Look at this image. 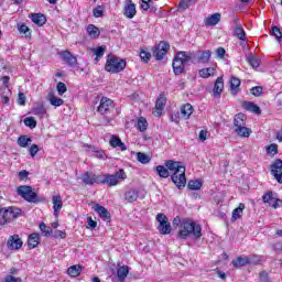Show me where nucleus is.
I'll return each instance as SVG.
<instances>
[{
    "mask_svg": "<svg viewBox=\"0 0 282 282\" xmlns=\"http://www.w3.org/2000/svg\"><path fill=\"white\" fill-rule=\"evenodd\" d=\"M210 56H213V52L210 50L207 51H197L196 53L193 52H178L176 53L172 67L173 72L176 76L180 74H184V69H186V65H191V63H195V58L197 63H202L206 65L210 63Z\"/></svg>",
    "mask_w": 282,
    "mask_h": 282,
    "instance_id": "nucleus-1",
    "label": "nucleus"
},
{
    "mask_svg": "<svg viewBox=\"0 0 282 282\" xmlns=\"http://www.w3.org/2000/svg\"><path fill=\"white\" fill-rule=\"evenodd\" d=\"M165 166H156L158 175L166 178L171 173L173 184H175L177 188H184V186H186V167L182 165V162L169 160L165 162Z\"/></svg>",
    "mask_w": 282,
    "mask_h": 282,
    "instance_id": "nucleus-2",
    "label": "nucleus"
},
{
    "mask_svg": "<svg viewBox=\"0 0 282 282\" xmlns=\"http://www.w3.org/2000/svg\"><path fill=\"white\" fill-rule=\"evenodd\" d=\"M188 237L202 239V226L191 218H183L177 232V239L186 240Z\"/></svg>",
    "mask_w": 282,
    "mask_h": 282,
    "instance_id": "nucleus-3",
    "label": "nucleus"
},
{
    "mask_svg": "<svg viewBox=\"0 0 282 282\" xmlns=\"http://www.w3.org/2000/svg\"><path fill=\"white\" fill-rule=\"evenodd\" d=\"M126 178L127 173L121 169L115 174H99V184H104L111 188L113 186H118V184H120V180L123 182Z\"/></svg>",
    "mask_w": 282,
    "mask_h": 282,
    "instance_id": "nucleus-4",
    "label": "nucleus"
},
{
    "mask_svg": "<svg viewBox=\"0 0 282 282\" xmlns=\"http://www.w3.org/2000/svg\"><path fill=\"white\" fill-rule=\"evenodd\" d=\"M127 68V61L120 58L116 55H108L107 62L105 65V70L110 72L111 74H120Z\"/></svg>",
    "mask_w": 282,
    "mask_h": 282,
    "instance_id": "nucleus-5",
    "label": "nucleus"
},
{
    "mask_svg": "<svg viewBox=\"0 0 282 282\" xmlns=\"http://www.w3.org/2000/svg\"><path fill=\"white\" fill-rule=\"evenodd\" d=\"M21 213V209L17 207L0 208V221L4 220V224H10V221H14Z\"/></svg>",
    "mask_w": 282,
    "mask_h": 282,
    "instance_id": "nucleus-6",
    "label": "nucleus"
},
{
    "mask_svg": "<svg viewBox=\"0 0 282 282\" xmlns=\"http://www.w3.org/2000/svg\"><path fill=\"white\" fill-rule=\"evenodd\" d=\"M18 195L31 204H36V202H39V196L32 191V186L22 185L18 187Z\"/></svg>",
    "mask_w": 282,
    "mask_h": 282,
    "instance_id": "nucleus-7",
    "label": "nucleus"
},
{
    "mask_svg": "<svg viewBox=\"0 0 282 282\" xmlns=\"http://www.w3.org/2000/svg\"><path fill=\"white\" fill-rule=\"evenodd\" d=\"M156 221L159 223L158 230L160 235H171L173 227H171V223L169 221V217H166V215L158 214Z\"/></svg>",
    "mask_w": 282,
    "mask_h": 282,
    "instance_id": "nucleus-8",
    "label": "nucleus"
},
{
    "mask_svg": "<svg viewBox=\"0 0 282 282\" xmlns=\"http://www.w3.org/2000/svg\"><path fill=\"white\" fill-rule=\"evenodd\" d=\"M113 100L107 97H102L100 99L99 106L97 108L98 113L101 116H107L108 113H111V109H113Z\"/></svg>",
    "mask_w": 282,
    "mask_h": 282,
    "instance_id": "nucleus-9",
    "label": "nucleus"
},
{
    "mask_svg": "<svg viewBox=\"0 0 282 282\" xmlns=\"http://www.w3.org/2000/svg\"><path fill=\"white\" fill-rule=\"evenodd\" d=\"M171 45L166 42H160L153 47L152 54L156 61H162L164 56H166V52H169Z\"/></svg>",
    "mask_w": 282,
    "mask_h": 282,
    "instance_id": "nucleus-10",
    "label": "nucleus"
},
{
    "mask_svg": "<svg viewBox=\"0 0 282 282\" xmlns=\"http://www.w3.org/2000/svg\"><path fill=\"white\" fill-rule=\"evenodd\" d=\"M262 202H263V204H268V206H270L271 208H274V209L282 207V200L274 197L273 192L264 193V195L262 196Z\"/></svg>",
    "mask_w": 282,
    "mask_h": 282,
    "instance_id": "nucleus-11",
    "label": "nucleus"
},
{
    "mask_svg": "<svg viewBox=\"0 0 282 282\" xmlns=\"http://www.w3.org/2000/svg\"><path fill=\"white\" fill-rule=\"evenodd\" d=\"M231 24H232L234 36H236V39H239V41H247L246 30H243L241 22H239V18H234L231 21Z\"/></svg>",
    "mask_w": 282,
    "mask_h": 282,
    "instance_id": "nucleus-12",
    "label": "nucleus"
},
{
    "mask_svg": "<svg viewBox=\"0 0 282 282\" xmlns=\"http://www.w3.org/2000/svg\"><path fill=\"white\" fill-rule=\"evenodd\" d=\"M271 175H273L274 180L278 184H282V160L276 159L270 167Z\"/></svg>",
    "mask_w": 282,
    "mask_h": 282,
    "instance_id": "nucleus-13",
    "label": "nucleus"
},
{
    "mask_svg": "<svg viewBox=\"0 0 282 282\" xmlns=\"http://www.w3.org/2000/svg\"><path fill=\"white\" fill-rule=\"evenodd\" d=\"M80 180L84 184L94 186V184H100V174H95L94 172H85L82 174Z\"/></svg>",
    "mask_w": 282,
    "mask_h": 282,
    "instance_id": "nucleus-14",
    "label": "nucleus"
},
{
    "mask_svg": "<svg viewBox=\"0 0 282 282\" xmlns=\"http://www.w3.org/2000/svg\"><path fill=\"white\" fill-rule=\"evenodd\" d=\"M7 246L9 250H20V248H23V240L19 237V235L10 236Z\"/></svg>",
    "mask_w": 282,
    "mask_h": 282,
    "instance_id": "nucleus-15",
    "label": "nucleus"
},
{
    "mask_svg": "<svg viewBox=\"0 0 282 282\" xmlns=\"http://www.w3.org/2000/svg\"><path fill=\"white\" fill-rule=\"evenodd\" d=\"M61 56H62V61H64V63H67L69 67H76V65H78V59L76 58V56L72 54V52L63 51L61 53Z\"/></svg>",
    "mask_w": 282,
    "mask_h": 282,
    "instance_id": "nucleus-16",
    "label": "nucleus"
},
{
    "mask_svg": "<svg viewBox=\"0 0 282 282\" xmlns=\"http://www.w3.org/2000/svg\"><path fill=\"white\" fill-rule=\"evenodd\" d=\"M93 210H95V213H97L104 221H108V219H111V214L109 213V210L100 204L94 205Z\"/></svg>",
    "mask_w": 282,
    "mask_h": 282,
    "instance_id": "nucleus-17",
    "label": "nucleus"
},
{
    "mask_svg": "<svg viewBox=\"0 0 282 282\" xmlns=\"http://www.w3.org/2000/svg\"><path fill=\"white\" fill-rule=\"evenodd\" d=\"M164 107H166V97L161 94L155 102L154 116H156V118H160V116H162Z\"/></svg>",
    "mask_w": 282,
    "mask_h": 282,
    "instance_id": "nucleus-18",
    "label": "nucleus"
},
{
    "mask_svg": "<svg viewBox=\"0 0 282 282\" xmlns=\"http://www.w3.org/2000/svg\"><path fill=\"white\" fill-rule=\"evenodd\" d=\"M110 147L112 149H120V151H127V145L122 142L121 139H119L118 135H112L109 141Z\"/></svg>",
    "mask_w": 282,
    "mask_h": 282,
    "instance_id": "nucleus-19",
    "label": "nucleus"
},
{
    "mask_svg": "<svg viewBox=\"0 0 282 282\" xmlns=\"http://www.w3.org/2000/svg\"><path fill=\"white\" fill-rule=\"evenodd\" d=\"M193 105L191 104H185L181 107V118L183 120H188V118H191V116H193Z\"/></svg>",
    "mask_w": 282,
    "mask_h": 282,
    "instance_id": "nucleus-20",
    "label": "nucleus"
},
{
    "mask_svg": "<svg viewBox=\"0 0 282 282\" xmlns=\"http://www.w3.org/2000/svg\"><path fill=\"white\" fill-rule=\"evenodd\" d=\"M242 107L246 111H251V113H256V116H261V108L252 101H245Z\"/></svg>",
    "mask_w": 282,
    "mask_h": 282,
    "instance_id": "nucleus-21",
    "label": "nucleus"
},
{
    "mask_svg": "<svg viewBox=\"0 0 282 282\" xmlns=\"http://www.w3.org/2000/svg\"><path fill=\"white\" fill-rule=\"evenodd\" d=\"M224 91V77H218L214 84V97L219 98Z\"/></svg>",
    "mask_w": 282,
    "mask_h": 282,
    "instance_id": "nucleus-22",
    "label": "nucleus"
},
{
    "mask_svg": "<svg viewBox=\"0 0 282 282\" xmlns=\"http://www.w3.org/2000/svg\"><path fill=\"white\" fill-rule=\"evenodd\" d=\"M52 202H53V210H54V215H58V213H61V208H63V198L61 197V195H54L52 197Z\"/></svg>",
    "mask_w": 282,
    "mask_h": 282,
    "instance_id": "nucleus-23",
    "label": "nucleus"
},
{
    "mask_svg": "<svg viewBox=\"0 0 282 282\" xmlns=\"http://www.w3.org/2000/svg\"><path fill=\"white\" fill-rule=\"evenodd\" d=\"M248 117L245 113H238L234 118V129H239V127H245Z\"/></svg>",
    "mask_w": 282,
    "mask_h": 282,
    "instance_id": "nucleus-24",
    "label": "nucleus"
},
{
    "mask_svg": "<svg viewBox=\"0 0 282 282\" xmlns=\"http://www.w3.org/2000/svg\"><path fill=\"white\" fill-rule=\"evenodd\" d=\"M137 10H135V4L132 2H129L128 4L124 6L123 9V14L127 17V19H133L135 17Z\"/></svg>",
    "mask_w": 282,
    "mask_h": 282,
    "instance_id": "nucleus-25",
    "label": "nucleus"
},
{
    "mask_svg": "<svg viewBox=\"0 0 282 282\" xmlns=\"http://www.w3.org/2000/svg\"><path fill=\"white\" fill-rule=\"evenodd\" d=\"M234 268H243L250 265L251 261L248 257H238L237 260L231 261Z\"/></svg>",
    "mask_w": 282,
    "mask_h": 282,
    "instance_id": "nucleus-26",
    "label": "nucleus"
},
{
    "mask_svg": "<svg viewBox=\"0 0 282 282\" xmlns=\"http://www.w3.org/2000/svg\"><path fill=\"white\" fill-rule=\"evenodd\" d=\"M129 276V267L127 265H121L117 269V278L118 281L124 282V280Z\"/></svg>",
    "mask_w": 282,
    "mask_h": 282,
    "instance_id": "nucleus-27",
    "label": "nucleus"
},
{
    "mask_svg": "<svg viewBox=\"0 0 282 282\" xmlns=\"http://www.w3.org/2000/svg\"><path fill=\"white\" fill-rule=\"evenodd\" d=\"M41 243V237L39 234H31L28 238V246L31 249H34Z\"/></svg>",
    "mask_w": 282,
    "mask_h": 282,
    "instance_id": "nucleus-28",
    "label": "nucleus"
},
{
    "mask_svg": "<svg viewBox=\"0 0 282 282\" xmlns=\"http://www.w3.org/2000/svg\"><path fill=\"white\" fill-rule=\"evenodd\" d=\"M139 197L140 195L137 189H130L124 194V199L129 202V204H133V202H138Z\"/></svg>",
    "mask_w": 282,
    "mask_h": 282,
    "instance_id": "nucleus-29",
    "label": "nucleus"
},
{
    "mask_svg": "<svg viewBox=\"0 0 282 282\" xmlns=\"http://www.w3.org/2000/svg\"><path fill=\"white\" fill-rule=\"evenodd\" d=\"M220 21H221V13H214L208 18H206L205 24L213 26V25H217V23H219Z\"/></svg>",
    "mask_w": 282,
    "mask_h": 282,
    "instance_id": "nucleus-30",
    "label": "nucleus"
},
{
    "mask_svg": "<svg viewBox=\"0 0 282 282\" xmlns=\"http://www.w3.org/2000/svg\"><path fill=\"white\" fill-rule=\"evenodd\" d=\"M31 21H33L35 23V25H39L40 28L45 25L46 23V19L45 15L41 14V13H33L31 15Z\"/></svg>",
    "mask_w": 282,
    "mask_h": 282,
    "instance_id": "nucleus-31",
    "label": "nucleus"
},
{
    "mask_svg": "<svg viewBox=\"0 0 282 282\" xmlns=\"http://www.w3.org/2000/svg\"><path fill=\"white\" fill-rule=\"evenodd\" d=\"M80 272H83V267L80 264H75L67 269V275L73 278L79 276Z\"/></svg>",
    "mask_w": 282,
    "mask_h": 282,
    "instance_id": "nucleus-32",
    "label": "nucleus"
},
{
    "mask_svg": "<svg viewBox=\"0 0 282 282\" xmlns=\"http://www.w3.org/2000/svg\"><path fill=\"white\" fill-rule=\"evenodd\" d=\"M31 113H33V116H39V118H45L47 110L45 109V106L39 105L32 108Z\"/></svg>",
    "mask_w": 282,
    "mask_h": 282,
    "instance_id": "nucleus-33",
    "label": "nucleus"
},
{
    "mask_svg": "<svg viewBox=\"0 0 282 282\" xmlns=\"http://www.w3.org/2000/svg\"><path fill=\"white\" fill-rule=\"evenodd\" d=\"M235 131L240 138H250V133H252V130L246 126L236 128Z\"/></svg>",
    "mask_w": 282,
    "mask_h": 282,
    "instance_id": "nucleus-34",
    "label": "nucleus"
},
{
    "mask_svg": "<svg viewBox=\"0 0 282 282\" xmlns=\"http://www.w3.org/2000/svg\"><path fill=\"white\" fill-rule=\"evenodd\" d=\"M48 102L53 106V107H61L65 100L56 97L53 93L48 94Z\"/></svg>",
    "mask_w": 282,
    "mask_h": 282,
    "instance_id": "nucleus-35",
    "label": "nucleus"
},
{
    "mask_svg": "<svg viewBox=\"0 0 282 282\" xmlns=\"http://www.w3.org/2000/svg\"><path fill=\"white\" fill-rule=\"evenodd\" d=\"M198 75L200 78H210V76H215V67L202 68Z\"/></svg>",
    "mask_w": 282,
    "mask_h": 282,
    "instance_id": "nucleus-36",
    "label": "nucleus"
},
{
    "mask_svg": "<svg viewBox=\"0 0 282 282\" xmlns=\"http://www.w3.org/2000/svg\"><path fill=\"white\" fill-rule=\"evenodd\" d=\"M243 210H246V205L240 203L239 206L232 210V219H241V215H243Z\"/></svg>",
    "mask_w": 282,
    "mask_h": 282,
    "instance_id": "nucleus-37",
    "label": "nucleus"
},
{
    "mask_svg": "<svg viewBox=\"0 0 282 282\" xmlns=\"http://www.w3.org/2000/svg\"><path fill=\"white\" fill-rule=\"evenodd\" d=\"M241 86V80L239 78L232 77L230 80V89L232 96H236L237 91H239V87Z\"/></svg>",
    "mask_w": 282,
    "mask_h": 282,
    "instance_id": "nucleus-38",
    "label": "nucleus"
},
{
    "mask_svg": "<svg viewBox=\"0 0 282 282\" xmlns=\"http://www.w3.org/2000/svg\"><path fill=\"white\" fill-rule=\"evenodd\" d=\"M87 32L91 39H98L100 36V30L94 24L87 26Z\"/></svg>",
    "mask_w": 282,
    "mask_h": 282,
    "instance_id": "nucleus-39",
    "label": "nucleus"
},
{
    "mask_svg": "<svg viewBox=\"0 0 282 282\" xmlns=\"http://www.w3.org/2000/svg\"><path fill=\"white\" fill-rule=\"evenodd\" d=\"M106 50H107V46L105 45L93 48V53L96 56L95 58L96 63H98L99 58H102L105 56Z\"/></svg>",
    "mask_w": 282,
    "mask_h": 282,
    "instance_id": "nucleus-40",
    "label": "nucleus"
},
{
    "mask_svg": "<svg viewBox=\"0 0 282 282\" xmlns=\"http://www.w3.org/2000/svg\"><path fill=\"white\" fill-rule=\"evenodd\" d=\"M149 128V122L144 117H140L137 122V129L140 130L141 132L147 131Z\"/></svg>",
    "mask_w": 282,
    "mask_h": 282,
    "instance_id": "nucleus-41",
    "label": "nucleus"
},
{
    "mask_svg": "<svg viewBox=\"0 0 282 282\" xmlns=\"http://www.w3.org/2000/svg\"><path fill=\"white\" fill-rule=\"evenodd\" d=\"M32 142V139L28 135H21L18 139V144L19 147H21L22 149H25L30 145V143Z\"/></svg>",
    "mask_w": 282,
    "mask_h": 282,
    "instance_id": "nucleus-42",
    "label": "nucleus"
},
{
    "mask_svg": "<svg viewBox=\"0 0 282 282\" xmlns=\"http://www.w3.org/2000/svg\"><path fill=\"white\" fill-rule=\"evenodd\" d=\"M197 3V0H181L178 4V10H188L191 6H195Z\"/></svg>",
    "mask_w": 282,
    "mask_h": 282,
    "instance_id": "nucleus-43",
    "label": "nucleus"
},
{
    "mask_svg": "<svg viewBox=\"0 0 282 282\" xmlns=\"http://www.w3.org/2000/svg\"><path fill=\"white\" fill-rule=\"evenodd\" d=\"M137 160L141 164H149L151 162V158L149 155H147L145 153H142V152L137 153Z\"/></svg>",
    "mask_w": 282,
    "mask_h": 282,
    "instance_id": "nucleus-44",
    "label": "nucleus"
},
{
    "mask_svg": "<svg viewBox=\"0 0 282 282\" xmlns=\"http://www.w3.org/2000/svg\"><path fill=\"white\" fill-rule=\"evenodd\" d=\"M24 124L30 129H36V119H34V117H26L24 119Z\"/></svg>",
    "mask_w": 282,
    "mask_h": 282,
    "instance_id": "nucleus-45",
    "label": "nucleus"
},
{
    "mask_svg": "<svg viewBox=\"0 0 282 282\" xmlns=\"http://www.w3.org/2000/svg\"><path fill=\"white\" fill-rule=\"evenodd\" d=\"M40 230L44 235V237H50L52 235V228L47 227L45 223L40 224Z\"/></svg>",
    "mask_w": 282,
    "mask_h": 282,
    "instance_id": "nucleus-46",
    "label": "nucleus"
},
{
    "mask_svg": "<svg viewBox=\"0 0 282 282\" xmlns=\"http://www.w3.org/2000/svg\"><path fill=\"white\" fill-rule=\"evenodd\" d=\"M90 149L95 158H98L99 160H105V158H107V154H105V151L98 150L96 148H90Z\"/></svg>",
    "mask_w": 282,
    "mask_h": 282,
    "instance_id": "nucleus-47",
    "label": "nucleus"
},
{
    "mask_svg": "<svg viewBox=\"0 0 282 282\" xmlns=\"http://www.w3.org/2000/svg\"><path fill=\"white\" fill-rule=\"evenodd\" d=\"M187 187L189 188V191H199V188H202V182L189 181Z\"/></svg>",
    "mask_w": 282,
    "mask_h": 282,
    "instance_id": "nucleus-48",
    "label": "nucleus"
},
{
    "mask_svg": "<svg viewBox=\"0 0 282 282\" xmlns=\"http://www.w3.org/2000/svg\"><path fill=\"white\" fill-rule=\"evenodd\" d=\"M93 14L96 19H100L105 14V8H102V6H98L93 10Z\"/></svg>",
    "mask_w": 282,
    "mask_h": 282,
    "instance_id": "nucleus-49",
    "label": "nucleus"
},
{
    "mask_svg": "<svg viewBox=\"0 0 282 282\" xmlns=\"http://www.w3.org/2000/svg\"><path fill=\"white\" fill-rule=\"evenodd\" d=\"M54 239H65L67 237V232L62 230H55L51 232Z\"/></svg>",
    "mask_w": 282,
    "mask_h": 282,
    "instance_id": "nucleus-50",
    "label": "nucleus"
},
{
    "mask_svg": "<svg viewBox=\"0 0 282 282\" xmlns=\"http://www.w3.org/2000/svg\"><path fill=\"white\" fill-rule=\"evenodd\" d=\"M250 94H252V96H256L257 98H259V96L263 95V87H261V86L252 87L250 89Z\"/></svg>",
    "mask_w": 282,
    "mask_h": 282,
    "instance_id": "nucleus-51",
    "label": "nucleus"
},
{
    "mask_svg": "<svg viewBox=\"0 0 282 282\" xmlns=\"http://www.w3.org/2000/svg\"><path fill=\"white\" fill-rule=\"evenodd\" d=\"M56 89H57V94L59 96H63V94H65V91H67V86L65 85V83H57V86H56Z\"/></svg>",
    "mask_w": 282,
    "mask_h": 282,
    "instance_id": "nucleus-52",
    "label": "nucleus"
},
{
    "mask_svg": "<svg viewBox=\"0 0 282 282\" xmlns=\"http://www.w3.org/2000/svg\"><path fill=\"white\" fill-rule=\"evenodd\" d=\"M267 153H269V155H276V153H279V147L276 144L269 145Z\"/></svg>",
    "mask_w": 282,
    "mask_h": 282,
    "instance_id": "nucleus-53",
    "label": "nucleus"
},
{
    "mask_svg": "<svg viewBox=\"0 0 282 282\" xmlns=\"http://www.w3.org/2000/svg\"><path fill=\"white\" fill-rule=\"evenodd\" d=\"M182 118V112L177 111L171 115V122H175V124H180V119Z\"/></svg>",
    "mask_w": 282,
    "mask_h": 282,
    "instance_id": "nucleus-54",
    "label": "nucleus"
},
{
    "mask_svg": "<svg viewBox=\"0 0 282 282\" xmlns=\"http://www.w3.org/2000/svg\"><path fill=\"white\" fill-rule=\"evenodd\" d=\"M140 58H141V61H144V63H149V61H151V53H149L147 51H141Z\"/></svg>",
    "mask_w": 282,
    "mask_h": 282,
    "instance_id": "nucleus-55",
    "label": "nucleus"
},
{
    "mask_svg": "<svg viewBox=\"0 0 282 282\" xmlns=\"http://www.w3.org/2000/svg\"><path fill=\"white\" fill-rule=\"evenodd\" d=\"M248 63H249V65H251V67H254V68H257V67H259L261 65L259 59L256 58L254 56L249 57L248 58Z\"/></svg>",
    "mask_w": 282,
    "mask_h": 282,
    "instance_id": "nucleus-56",
    "label": "nucleus"
},
{
    "mask_svg": "<svg viewBox=\"0 0 282 282\" xmlns=\"http://www.w3.org/2000/svg\"><path fill=\"white\" fill-rule=\"evenodd\" d=\"M272 34H273V36H275L276 41H281V39H282L281 29H279L278 26H273Z\"/></svg>",
    "mask_w": 282,
    "mask_h": 282,
    "instance_id": "nucleus-57",
    "label": "nucleus"
},
{
    "mask_svg": "<svg viewBox=\"0 0 282 282\" xmlns=\"http://www.w3.org/2000/svg\"><path fill=\"white\" fill-rule=\"evenodd\" d=\"M29 153H30L31 158H34L36 155V153H39V145L32 144L29 149Z\"/></svg>",
    "mask_w": 282,
    "mask_h": 282,
    "instance_id": "nucleus-58",
    "label": "nucleus"
},
{
    "mask_svg": "<svg viewBox=\"0 0 282 282\" xmlns=\"http://www.w3.org/2000/svg\"><path fill=\"white\" fill-rule=\"evenodd\" d=\"M18 30H19L20 34H26V36H28V32H30V28H28V25H25V24L19 25Z\"/></svg>",
    "mask_w": 282,
    "mask_h": 282,
    "instance_id": "nucleus-59",
    "label": "nucleus"
},
{
    "mask_svg": "<svg viewBox=\"0 0 282 282\" xmlns=\"http://www.w3.org/2000/svg\"><path fill=\"white\" fill-rule=\"evenodd\" d=\"M216 56H217L218 58H224V56H226V48H224V47H218V48L216 50Z\"/></svg>",
    "mask_w": 282,
    "mask_h": 282,
    "instance_id": "nucleus-60",
    "label": "nucleus"
},
{
    "mask_svg": "<svg viewBox=\"0 0 282 282\" xmlns=\"http://www.w3.org/2000/svg\"><path fill=\"white\" fill-rule=\"evenodd\" d=\"M4 282H22L21 278H15L13 275H7Z\"/></svg>",
    "mask_w": 282,
    "mask_h": 282,
    "instance_id": "nucleus-61",
    "label": "nucleus"
},
{
    "mask_svg": "<svg viewBox=\"0 0 282 282\" xmlns=\"http://www.w3.org/2000/svg\"><path fill=\"white\" fill-rule=\"evenodd\" d=\"M18 104L21 105L22 107L25 106V94L19 93Z\"/></svg>",
    "mask_w": 282,
    "mask_h": 282,
    "instance_id": "nucleus-62",
    "label": "nucleus"
},
{
    "mask_svg": "<svg viewBox=\"0 0 282 282\" xmlns=\"http://www.w3.org/2000/svg\"><path fill=\"white\" fill-rule=\"evenodd\" d=\"M208 137V131L206 130H200L199 131V140L200 142H206V138Z\"/></svg>",
    "mask_w": 282,
    "mask_h": 282,
    "instance_id": "nucleus-63",
    "label": "nucleus"
},
{
    "mask_svg": "<svg viewBox=\"0 0 282 282\" xmlns=\"http://www.w3.org/2000/svg\"><path fill=\"white\" fill-rule=\"evenodd\" d=\"M88 226L87 228H96V226H98V223H96V220H94L91 217H88Z\"/></svg>",
    "mask_w": 282,
    "mask_h": 282,
    "instance_id": "nucleus-64",
    "label": "nucleus"
}]
</instances>
